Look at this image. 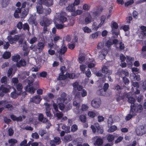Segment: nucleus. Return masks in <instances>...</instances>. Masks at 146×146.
Instances as JSON below:
<instances>
[{"instance_id":"de8ad7c7","label":"nucleus","mask_w":146,"mask_h":146,"mask_svg":"<svg viewBox=\"0 0 146 146\" xmlns=\"http://www.w3.org/2000/svg\"><path fill=\"white\" fill-rule=\"evenodd\" d=\"M20 56L18 54H17L13 56L12 60L14 62H17L20 59Z\"/></svg>"},{"instance_id":"9b49d317","label":"nucleus","mask_w":146,"mask_h":146,"mask_svg":"<svg viewBox=\"0 0 146 146\" xmlns=\"http://www.w3.org/2000/svg\"><path fill=\"white\" fill-rule=\"evenodd\" d=\"M65 67L64 66H62L60 68L61 72L59 74L57 79L60 80H64L66 78V76L64 75V72L65 71Z\"/></svg>"},{"instance_id":"58836bf2","label":"nucleus","mask_w":146,"mask_h":146,"mask_svg":"<svg viewBox=\"0 0 146 146\" xmlns=\"http://www.w3.org/2000/svg\"><path fill=\"white\" fill-rule=\"evenodd\" d=\"M11 56V54L10 52L6 51L4 52L3 55V57L6 59L9 58Z\"/></svg>"},{"instance_id":"473e14b6","label":"nucleus","mask_w":146,"mask_h":146,"mask_svg":"<svg viewBox=\"0 0 146 146\" xmlns=\"http://www.w3.org/2000/svg\"><path fill=\"white\" fill-rule=\"evenodd\" d=\"M54 115L57 117V119H59L62 117L63 114L62 112L58 111L56 113H54Z\"/></svg>"},{"instance_id":"ddd939ff","label":"nucleus","mask_w":146,"mask_h":146,"mask_svg":"<svg viewBox=\"0 0 146 146\" xmlns=\"http://www.w3.org/2000/svg\"><path fill=\"white\" fill-rule=\"evenodd\" d=\"M39 4L49 6L53 4V0H38Z\"/></svg>"},{"instance_id":"6e6d98bb","label":"nucleus","mask_w":146,"mask_h":146,"mask_svg":"<svg viewBox=\"0 0 146 146\" xmlns=\"http://www.w3.org/2000/svg\"><path fill=\"white\" fill-rule=\"evenodd\" d=\"M37 40V38L36 37H34L31 38L29 41V43L31 44H33L36 42Z\"/></svg>"},{"instance_id":"a878e982","label":"nucleus","mask_w":146,"mask_h":146,"mask_svg":"<svg viewBox=\"0 0 146 146\" xmlns=\"http://www.w3.org/2000/svg\"><path fill=\"white\" fill-rule=\"evenodd\" d=\"M124 94L125 95L126 97L128 98V102L131 103V104H134V102L135 101V100L134 98L132 97H129L128 96V95H130V93H125Z\"/></svg>"},{"instance_id":"09e8293b","label":"nucleus","mask_w":146,"mask_h":146,"mask_svg":"<svg viewBox=\"0 0 146 146\" xmlns=\"http://www.w3.org/2000/svg\"><path fill=\"white\" fill-rule=\"evenodd\" d=\"M92 17L90 15L86 17L85 19V21L86 24H88L91 22L92 20Z\"/></svg>"},{"instance_id":"f3484780","label":"nucleus","mask_w":146,"mask_h":146,"mask_svg":"<svg viewBox=\"0 0 146 146\" xmlns=\"http://www.w3.org/2000/svg\"><path fill=\"white\" fill-rule=\"evenodd\" d=\"M133 106L135 110V113L137 112L140 113L143 110V106L140 104L136 105L135 104H131V106Z\"/></svg>"},{"instance_id":"13d9d810","label":"nucleus","mask_w":146,"mask_h":146,"mask_svg":"<svg viewBox=\"0 0 146 146\" xmlns=\"http://www.w3.org/2000/svg\"><path fill=\"white\" fill-rule=\"evenodd\" d=\"M3 48L5 49H7L10 46V44L8 42H6L5 41H3Z\"/></svg>"},{"instance_id":"c85d7f7f","label":"nucleus","mask_w":146,"mask_h":146,"mask_svg":"<svg viewBox=\"0 0 146 146\" xmlns=\"http://www.w3.org/2000/svg\"><path fill=\"white\" fill-rule=\"evenodd\" d=\"M26 65V62L24 60H21L17 62L16 66L18 67L24 66Z\"/></svg>"},{"instance_id":"774afa93","label":"nucleus","mask_w":146,"mask_h":146,"mask_svg":"<svg viewBox=\"0 0 146 146\" xmlns=\"http://www.w3.org/2000/svg\"><path fill=\"white\" fill-rule=\"evenodd\" d=\"M16 88L17 90L20 92L21 93V91L23 88V86L21 84L19 83L16 86Z\"/></svg>"},{"instance_id":"72a5a7b5","label":"nucleus","mask_w":146,"mask_h":146,"mask_svg":"<svg viewBox=\"0 0 146 146\" xmlns=\"http://www.w3.org/2000/svg\"><path fill=\"white\" fill-rule=\"evenodd\" d=\"M82 12L83 11L82 10L78 9L76 11H74L73 13H72L71 15L73 16H76L82 14Z\"/></svg>"},{"instance_id":"e2e57ef3","label":"nucleus","mask_w":146,"mask_h":146,"mask_svg":"<svg viewBox=\"0 0 146 146\" xmlns=\"http://www.w3.org/2000/svg\"><path fill=\"white\" fill-rule=\"evenodd\" d=\"M68 0H60L59 2V5L61 6L65 5Z\"/></svg>"},{"instance_id":"37998d69","label":"nucleus","mask_w":146,"mask_h":146,"mask_svg":"<svg viewBox=\"0 0 146 146\" xmlns=\"http://www.w3.org/2000/svg\"><path fill=\"white\" fill-rule=\"evenodd\" d=\"M113 121L112 118V116L110 115L108 119V126L110 127L111 126L113 123Z\"/></svg>"},{"instance_id":"4d7b16f0","label":"nucleus","mask_w":146,"mask_h":146,"mask_svg":"<svg viewBox=\"0 0 146 146\" xmlns=\"http://www.w3.org/2000/svg\"><path fill=\"white\" fill-rule=\"evenodd\" d=\"M82 30L85 33H90L91 31V29L87 27H83Z\"/></svg>"},{"instance_id":"a18cd8bd","label":"nucleus","mask_w":146,"mask_h":146,"mask_svg":"<svg viewBox=\"0 0 146 146\" xmlns=\"http://www.w3.org/2000/svg\"><path fill=\"white\" fill-rule=\"evenodd\" d=\"M60 39H62L61 38L56 35H55L53 36V41L55 44Z\"/></svg>"},{"instance_id":"bf43d9fd","label":"nucleus","mask_w":146,"mask_h":146,"mask_svg":"<svg viewBox=\"0 0 146 146\" xmlns=\"http://www.w3.org/2000/svg\"><path fill=\"white\" fill-rule=\"evenodd\" d=\"M48 47L50 49H52L54 48V47L55 48L57 47V46L55 44H54L53 42H52L50 43H48Z\"/></svg>"},{"instance_id":"dca6fc26","label":"nucleus","mask_w":146,"mask_h":146,"mask_svg":"<svg viewBox=\"0 0 146 146\" xmlns=\"http://www.w3.org/2000/svg\"><path fill=\"white\" fill-rule=\"evenodd\" d=\"M40 96L39 95H36L33 97L32 98H31L30 101L33 102L35 104H39L41 100Z\"/></svg>"},{"instance_id":"a211bd4d","label":"nucleus","mask_w":146,"mask_h":146,"mask_svg":"<svg viewBox=\"0 0 146 146\" xmlns=\"http://www.w3.org/2000/svg\"><path fill=\"white\" fill-rule=\"evenodd\" d=\"M45 46L44 42H38L37 44V47L38 50L40 52L42 51Z\"/></svg>"},{"instance_id":"f704fd0d","label":"nucleus","mask_w":146,"mask_h":146,"mask_svg":"<svg viewBox=\"0 0 146 146\" xmlns=\"http://www.w3.org/2000/svg\"><path fill=\"white\" fill-rule=\"evenodd\" d=\"M98 113L96 111H89L88 113V115L90 117L93 118L96 115H97Z\"/></svg>"},{"instance_id":"b1692460","label":"nucleus","mask_w":146,"mask_h":146,"mask_svg":"<svg viewBox=\"0 0 146 146\" xmlns=\"http://www.w3.org/2000/svg\"><path fill=\"white\" fill-rule=\"evenodd\" d=\"M72 4H69L68 7H66V10L69 12H70L72 13L75 10V7Z\"/></svg>"},{"instance_id":"9d476101","label":"nucleus","mask_w":146,"mask_h":146,"mask_svg":"<svg viewBox=\"0 0 146 146\" xmlns=\"http://www.w3.org/2000/svg\"><path fill=\"white\" fill-rule=\"evenodd\" d=\"M101 104V101L100 99H94L91 102V105L92 107L95 108H99Z\"/></svg>"},{"instance_id":"6ab92c4d","label":"nucleus","mask_w":146,"mask_h":146,"mask_svg":"<svg viewBox=\"0 0 146 146\" xmlns=\"http://www.w3.org/2000/svg\"><path fill=\"white\" fill-rule=\"evenodd\" d=\"M142 128V125H140L136 129V132L137 135H142L144 134Z\"/></svg>"},{"instance_id":"8fccbe9b","label":"nucleus","mask_w":146,"mask_h":146,"mask_svg":"<svg viewBox=\"0 0 146 146\" xmlns=\"http://www.w3.org/2000/svg\"><path fill=\"white\" fill-rule=\"evenodd\" d=\"M30 49L34 51H37L38 50L37 46L35 45L32 44L29 47Z\"/></svg>"},{"instance_id":"412c9836","label":"nucleus","mask_w":146,"mask_h":146,"mask_svg":"<svg viewBox=\"0 0 146 146\" xmlns=\"http://www.w3.org/2000/svg\"><path fill=\"white\" fill-rule=\"evenodd\" d=\"M73 22V23H68L67 25H62L60 24H56L55 26L56 28L58 29H61L63 28L64 26L65 27H69L72 26L73 25L74 22L73 21H72Z\"/></svg>"},{"instance_id":"052dcab7","label":"nucleus","mask_w":146,"mask_h":146,"mask_svg":"<svg viewBox=\"0 0 146 146\" xmlns=\"http://www.w3.org/2000/svg\"><path fill=\"white\" fill-rule=\"evenodd\" d=\"M106 92L103 89H101L98 91L97 94L99 95L103 96L105 94Z\"/></svg>"},{"instance_id":"603ef678","label":"nucleus","mask_w":146,"mask_h":146,"mask_svg":"<svg viewBox=\"0 0 146 146\" xmlns=\"http://www.w3.org/2000/svg\"><path fill=\"white\" fill-rule=\"evenodd\" d=\"M123 139V137L120 136L118 137L114 141V143L115 144L120 143Z\"/></svg>"},{"instance_id":"f03ea898","label":"nucleus","mask_w":146,"mask_h":146,"mask_svg":"<svg viewBox=\"0 0 146 146\" xmlns=\"http://www.w3.org/2000/svg\"><path fill=\"white\" fill-rule=\"evenodd\" d=\"M66 94L65 93L63 92L60 95V97L57 99V103L59 105V109L62 110L65 108L63 103H67V101H66Z\"/></svg>"},{"instance_id":"680f3d73","label":"nucleus","mask_w":146,"mask_h":146,"mask_svg":"<svg viewBox=\"0 0 146 146\" xmlns=\"http://www.w3.org/2000/svg\"><path fill=\"white\" fill-rule=\"evenodd\" d=\"M146 36V31H141L139 37L140 38L143 39L144 37Z\"/></svg>"},{"instance_id":"f257e3e1","label":"nucleus","mask_w":146,"mask_h":146,"mask_svg":"<svg viewBox=\"0 0 146 146\" xmlns=\"http://www.w3.org/2000/svg\"><path fill=\"white\" fill-rule=\"evenodd\" d=\"M25 81L28 84L26 87V91L29 92L31 94H33L34 93L35 91L39 87V82L38 81H36L33 84V86L30 87L32 85L33 82V80H31V78L29 77L27 79H26Z\"/></svg>"},{"instance_id":"a19ab883","label":"nucleus","mask_w":146,"mask_h":146,"mask_svg":"<svg viewBox=\"0 0 146 146\" xmlns=\"http://www.w3.org/2000/svg\"><path fill=\"white\" fill-rule=\"evenodd\" d=\"M96 63L94 61V60H93L92 61H90L89 64H88V67L89 68H91L94 67L96 65Z\"/></svg>"},{"instance_id":"6e6552de","label":"nucleus","mask_w":146,"mask_h":146,"mask_svg":"<svg viewBox=\"0 0 146 146\" xmlns=\"http://www.w3.org/2000/svg\"><path fill=\"white\" fill-rule=\"evenodd\" d=\"M72 85L74 88L72 92L74 93V94H75L76 92V88L78 91H80L82 89V86L80 85V82L78 81H76L75 82L73 83Z\"/></svg>"},{"instance_id":"cd10ccee","label":"nucleus","mask_w":146,"mask_h":146,"mask_svg":"<svg viewBox=\"0 0 146 146\" xmlns=\"http://www.w3.org/2000/svg\"><path fill=\"white\" fill-rule=\"evenodd\" d=\"M52 141H53L52 143H54L56 145H59L61 142L60 138L57 137H54L53 140H50V142Z\"/></svg>"},{"instance_id":"49530a36","label":"nucleus","mask_w":146,"mask_h":146,"mask_svg":"<svg viewBox=\"0 0 146 146\" xmlns=\"http://www.w3.org/2000/svg\"><path fill=\"white\" fill-rule=\"evenodd\" d=\"M99 35L98 32H96L92 34L90 36V38L92 39H95L97 38Z\"/></svg>"},{"instance_id":"2f4dec72","label":"nucleus","mask_w":146,"mask_h":146,"mask_svg":"<svg viewBox=\"0 0 146 146\" xmlns=\"http://www.w3.org/2000/svg\"><path fill=\"white\" fill-rule=\"evenodd\" d=\"M121 75L122 77H123L124 76H127L129 75V73L127 71L124 70H121L119 71L118 72Z\"/></svg>"},{"instance_id":"2eb2a0df","label":"nucleus","mask_w":146,"mask_h":146,"mask_svg":"<svg viewBox=\"0 0 146 146\" xmlns=\"http://www.w3.org/2000/svg\"><path fill=\"white\" fill-rule=\"evenodd\" d=\"M97 136H96L92 138L93 141H94L96 140V141L94 143V144L95 145H101L103 143V140L101 138H97Z\"/></svg>"},{"instance_id":"0e129e2a","label":"nucleus","mask_w":146,"mask_h":146,"mask_svg":"<svg viewBox=\"0 0 146 146\" xmlns=\"http://www.w3.org/2000/svg\"><path fill=\"white\" fill-rule=\"evenodd\" d=\"M124 98V96L123 95H119L117 94L116 97V100L117 102H118L121 100L123 99Z\"/></svg>"},{"instance_id":"c03bdc74","label":"nucleus","mask_w":146,"mask_h":146,"mask_svg":"<svg viewBox=\"0 0 146 146\" xmlns=\"http://www.w3.org/2000/svg\"><path fill=\"white\" fill-rule=\"evenodd\" d=\"M22 28L24 30H27L28 32L29 31L30 27L27 23H25L23 25Z\"/></svg>"},{"instance_id":"338daca9","label":"nucleus","mask_w":146,"mask_h":146,"mask_svg":"<svg viewBox=\"0 0 146 146\" xmlns=\"http://www.w3.org/2000/svg\"><path fill=\"white\" fill-rule=\"evenodd\" d=\"M44 10L45 11L44 13L46 15H49L51 12V10L49 8H45Z\"/></svg>"},{"instance_id":"864d4df0","label":"nucleus","mask_w":146,"mask_h":146,"mask_svg":"<svg viewBox=\"0 0 146 146\" xmlns=\"http://www.w3.org/2000/svg\"><path fill=\"white\" fill-rule=\"evenodd\" d=\"M29 74V72L23 71L22 73V78L24 79L25 78H26L27 76H28Z\"/></svg>"},{"instance_id":"4c0bfd02","label":"nucleus","mask_w":146,"mask_h":146,"mask_svg":"<svg viewBox=\"0 0 146 146\" xmlns=\"http://www.w3.org/2000/svg\"><path fill=\"white\" fill-rule=\"evenodd\" d=\"M10 0H2L1 3V6L2 7H6L9 4Z\"/></svg>"},{"instance_id":"c9c22d12","label":"nucleus","mask_w":146,"mask_h":146,"mask_svg":"<svg viewBox=\"0 0 146 146\" xmlns=\"http://www.w3.org/2000/svg\"><path fill=\"white\" fill-rule=\"evenodd\" d=\"M107 139L109 142H113L114 139V137L112 135L108 134L107 135Z\"/></svg>"},{"instance_id":"7ed1b4c3","label":"nucleus","mask_w":146,"mask_h":146,"mask_svg":"<svg viewBox=\"0 0 146 146\" xmlns=\"http://www.w3.org/2000/svg\"><path fill=\"white\" fill-rule=\"evenodd\" d=\"M52 23L51 19L44 16L42 17L40 21V24L42 26L44 25L48 26Z\"/></svg>"},{"instance_id":"bb28decb","label":"nucleus","mask_w":146,"mask_h":146,"mask_svg":"<svg viewBox=\"0 0 146 146\" xmlns=\"http://www.w3.org/2000/svg\"><path fill=\"white\" fill-rule=\"evenodd\" d=\"M21 94V93H20V92H18L15 89L14 91L11 93V96L14 99H15L19 95H20Z\"/></svg>"},{"instance_id":"393cba45","label":"nucleus","mask_w":146,"mask_h":146,"mask_svg":"<svg viewBox=\"0 0 146 146\" xmlns=\"http://www.w3.org/2000/svg\"><path fill=\"white\" fill-rule=\"evenodd\" d=\"M102 71L103 73L108 75H110L112 73V71L111 70H108V68L106 66H104L103 67Z\"/></svg>"},{"instance_id":"7c9ffc66","label":"nucleus","mask_w":146,"mask_h":146,"mask_svg":"<svg viewBox=\"0 0 146 146\" xmlns=\"http://www.w3.org/2000/svg\"><path fill=\"white\" fill-rule=\"evenodd\" d=\"M8 142L10 144V146H14L15 144L17 143V141L15 139L11 138L9 139Z\"/></svg>"},{"instance_id":"69168bd1","label":"nucleus","mask_w":146,"mask_h":146,"mask_svg":"<svg viewBox=\"0 0 146 146\" xmlns=\"http://www.w3.org/2000/svg\"><path fill=\"white\" fill-rule=\"evenodd\" d=\"M81 121L83 123H85L86 121V116L83 115H80L79 117Z\"/></svg>"},{"instance_id":"39448f33","label":"nucleus","mask_w":146,"mask_h":146,"mask_svg":"<svg viewBox=\"0 0 146 146\" xmlns=\"http://www.w3.org/2000/svg\"><path fill=\"white\" fill-rule=\"evenodd\" d=\"M38 118V120L39 121L43 123H46L47 124V125L46 127V128L48 129L51 126V124L50 121L44 117L43 114L39 113Z\"/></svg>"},{"instance_id":"4468645a","label":"nucleus","mask_w":146,"mask_h":146,"mask_svg":"<svg viewBox=\"0 0 146 146\" xmlns=\"http://www.w3.org/2000/svg\"><path fill=\"white\" fill-rule=\"evenodd\" d=\"M66 15V13L64 12L61 13L58 16V18L59 20L60 23H63L66 21L67 19L65 17Z\"/></svg>"},{"instance_id":"79ce46f5","label":"nucleus","mask_w":146,"mask_h":146,"mask_svg":"<svg viewBox=\"0 0 146 146\" xmlns=\"http://www.w3.org/2000/svg\"><path fill=\"white\" fill-rule=\"evenodd\" d=\"M110 128L108 130V132L109 133H111L114 132L117 129V127L115 125L110 126Z\"/></svg>"},{"instance_id":"20e7f679","label":"nucleus","mask_w":146,"mask_h":146,"mask_svg":"<svg viewBox=\"0 0 146 146\" xmlns=\"http://www.w3.org/2000/svg\"><path fill=\"white\" fill-rule=\"evenodd\" d=\"M111 27L112 28L111 31L114 37H116L119 33V31L117 29L118 25L116 22L112 21L111 22Z\"/></svg>"},{"instance_id":"c756f323","label":"nucleus","mask_w":146,"mask_h":146,"mask_svg":"<svg viewBox=\"0 0 146 146\" xmlns=\"http://www.w3.org/2000/svg\"><path fill=\"white\" fill-rule=\"evenodd\" d=\"M39 4L40 5L36 7L37 12L39 14H42L43 13V9L42 5V4Z\"/></svg>"},{"instance_id":"0eeeda50","label":"nucleus","mask_w":146,"mask_h":146,"mask_svg":"<svg viewBox=\"0 0 146 146\" xmlns=\"http://www.w3.org/2000/svg\"><path fill=\"white\" fill-rule=\"evenodd\" d=\"M131 108L129 114H128L126 117L125 119L128 121L131 119L133 116L136 115L135 110L133 106H131Z\"/></svg>"},{"instance_id":"5fc2aeb1","label":"nucleus","mask_w":146,"mask_h":146,"mask_svg":"<svg viewBox=\"0 0 146 146\" xmlns=\"http://www.w3.org/2000/svg\"><path fill=\"white\" fill-rule=\"evenodd\" d=\"M28 12L25 9L21 13L20 16L21 18L25 17L27 14Z\"/></svg>"},{"instance_id":"3c124183","label":"nucleus","mask_w":146,"mask_h":146,"mask_svg":"<svg viewBox=\"0 0 146 146\" xmlns=\"http://www.w3.org/2000/svg\"><path fill=\"white\" fill-rule=\"evenodd\" d=\"M141 90L143 92L146 90V80H145L143 82L141 87Z\"/></svg>"},{"instance_id":"423d86ee","label":"nucleus","mask_w":146,"mask_h":146,"mask_svg":"<svg viewBox=\"0 0 146 146\" xmlns=\"http://www.w3.org/2000/svg\"><path fill=\"white\" fill-rule=\"evenodd\" d=\"M94 126L92 125L91 126V128L92 129L93 132L94 133H95L96 131V129L97 130V132L100 134L102 133L103 130L102 127H100L99 124L97 123H96L94 124Z\"/></svg>"},{"instance_id":"4be33fe9","label":"nucleus","mask_w":146,"mask_h":146,"mask_svg":"<svg viewBox=\"0 0 146 146\" xmlns=\"http://www.w3.org/2000/svg\"><path fill=\"white\" fill-rule=\"evenodd\" d=\"M21 9L19 8H17L15 10L14 13V16L15 18H20L21 13Z\"/></svg>"},{"instance_id":"e433bc0d","label":"nucleus","mask_w":146,"mask_h":146,"mask_svg":"<svg viewBox=\"0 0 146 146\" xmlns=\"http://www.w3.org/2000/svg\"><path fill=\"white\" fill-rule=\"evenodd\" d=\"M1 83L6 84L9 83V81L8 79H7L6 76L3 77L1 79Z\"/></svg>"},{"instance_id":"aec40b11","label":"nucleus","mask_w":146,"mask_h":146,"mask_svg":"<svg viewBox=\"0 0 146 146\" xmlns=\"http://www.w3.org/2000/svg\"><path fill=\"white\" fill-rule=\"evenodd\" d=\"M2 91H3L4 93H7L10 92V89H11V87L9 85L7 86V87H4L3 85H2L0 87Z\"/></svg>"},{"instance_id":"5701e85b","label":"nucleus","mask_w":146,"mask_h":146,"mask_svg":"<svg viewBox=\"0 0 146 146\" xmlns=\"http://www.w3.org/2000/svg\"><path fill=\"white\" fill-rule=\"evenodd\" d=\"M67 48L64 46H62L61 48L58 51V52L59 54L64 55V54L67 51Z\"/></svg>"},{"instance_id":"f8f14e48","label":"nucleus","mask_w":146,"mask_h":146,"mask_svg":"<svg viewBox=\"0 0 146 146\" xmlns=\"http://www.w3.org/2000/svg\"><path fill=\"white\" fill-rule=\"evenodd\" d=\"M7 38L11 44H13L18 40L19 38V36L15 35L13 37L11 36H8Z\"/></svg>"},{"instance_id":"ea45409f","label":"nucleus","mask_w":146,"mask_h":146,"mask_svg":"<svg viewBox=\"0 0 146 146\" xmlns=\"http://www.w3.org/2000/svg\"><path fill=\"white\" fill-rule=\"evenodd\" d=\"M62 129L65 130L66 133H68L70 132V127L69 126H67L64 125L62 126Z\"/></svg>"},{"instance_id":"1a4fd4ad","label":"nucleus","mask_w":146,"mask_h":146,"mask_svg":"<svg viewBox=\"0 0 146 146\" xmlns=\"http://www.w3.org/2000/svg\"><path fill=\"white\" fill-rule=\"evenodd\" d=\"M36 18V14H31L29 17V19L28 20V21L29 23L31 25L34 24L35 26H36L37 23V22L35 21Z\"/></svg>"}]
</instances>
